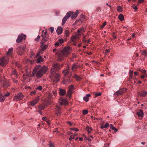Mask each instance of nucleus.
<instances>
[{"instance_id": "obj_53", "label": "nucleus", "mask_w": 147, "mask_h": 147, "mask_svg": "<svg viewBox=\"0 0 147 147\" xmlns=\"http://www.w3.org/2000/svg\"><path fill=\"white\" fill-rule=\"evenodd\" d=\"M53 94L55 96H56L57 95V92H56V90H53Z\"/></svg>"}, {"instance_id": "obj_56", "label": "nucleus", "mask_w": 147, "mask_h": 147, "mask_svg": "<svg viewBox=\"0 0 147 147\" xmlns=\"http://www.w3.org/2000/svg\"><path fill=\"white\" fill-rule=\"evenodd\" d=\"M49 146L50 147H54V146L53 145V144L51 142H50V144H49Z\"/></svg>"}, {"instance_id": "obj_3", "label": "nucleus", "mask_w": 147, "mask_h": 147, "mask_svg": "<svg viewBox=\"0 0 147 147\" xmlns=\"http://www.w3.org/2000/svg\"><path fill=\"white\" fill-rule=\"evenodd\" d=\"M69 47L67 48H65L63 50L61 51V54H59L58 55L57 57L58 60L59 61H61L62 60L63 58L62 57V55L66 57L69 54Z\"/></svg>"}, {"instance_id": "obj_33", "label": "nucleus", "mask_w": 147, "mask_h": 147, "mask_svg": "<svg viewBox=\"0 0 147 147\" xmlns=\"http://www.w3.org/2000/svg\"><path fill=\"white\" fill-rule=\"evenodd\" d=\"M117 10L119 12H121L122 11V8L120 6H118L117 7Z\"/></svg>"}, {"instance_id": "obj_6", "label": "nucleus", "mask_w": 147, "mask_h": 147, "mask_svg": "<svg viewBox=\"0 0 147 147\" xmlns=\"http://www.w3.org/2000/svg\"><path fill=\"white\" fill-rule=\"evenodd\" d=\"M42 38L41 41V43L43 44L44 42H47L49 40V35L46 31L44 32V34H42Z\"/></svg>"}, {"instance_id": "obj_35", "label": "nucleus", "mask_w": 147, "mask_h": 147, "mask_svg": "<svg viewBox=\"0 0 147 147\" xmlns=\"http://www.w3.org/2000/svg\"><path fill=\"white\" fill-rule=\"evenodd\" d=\"M38 108L40 110H42L45 108V107L42 105H39L38 107Z\"/></svg>"}, {"instance_id": "obj_37", "label": "nucleus", "mask_w": 147, "mask_h": 147, "mask_svg": "<svg viewBox=\"0 0 147 147\" xmlns=\"http://www.w3.org/2000/svg\"><path fill=\"white\" fill-rule=\"evenodd\" d=\"M84 100L86 102H88L89 100V98L86 96H84L83 97Z\"/></svg>"}, {"instance_id": "obj_45", "label": "nucleus", "mask_w": 147, "mask_h": 147, "mask_svg": "<svg viewBox=\"0 0 147 147\" xmlns=\"http://www.w3.org/2000/svg\"><path fill=\"white\" fill-rule=\"evenodd\" d=\"M49 29L51 33H53L54 30V28L53 27H50Z\"/></svg>"}, {"instance_id": "obj_34", "label": "nucleus", "mask_w": 147, "mask_h": 147, "mask_svg": "<svg viewBox=\"0 0 147 147\" xmlns=\"http://www.w3.org/2000/svg\"><path fill=\"white\" fill-rule=\"evenodd\" d=\"M65 34L67 37H68L69 36V32L68 30H66L65 31Z\"/></svg>"}, {"instance_id": "obj_54", "label": "nucleus", "mask_w": 147, "mask_h": 147, "mask_svg": "<svg viewBox=\"0 0 147 147\" xmlns=\"http://www.w3.org/2000/svg\"><path fill=\"white\" fill-rule=\"evenodd\" d=\"M12 80L13 81V82L16 83L18 82V81L16 80H15L13 78H12Z\"/></svg>"}, {"instance_id": "obj_51", "label": "nucleus", "mask_w": 147, "mask_h": 147, "mask_svg": "<svg viewBox=\"0 0 147 147\" xmlns=\"http://www.w3.org/2000/svg\"><path fill=\"white\" fill-rule=\"evenodd\" d=\"M109 126V124L107 122L105 123V125L104 126V128H107Z\"/></svg>"}, {"instance_id": "obj_40", "label": "nucleus", "mask_w": 147, "mask_h": 147, "mask_svg": "<svg viewBox=\"0 0 147 147\" xmlns=\"http://www.w3.org/2000/svg\"><path fill=\"white\" fill-rule=\"evenodd\" d=\"M42 87L41 86H39L38 87H37L36 88V89H38L39 90H41L42 89Z\"/></svg>"}, {"instance_id": "obj_36", "label": "nucleus", "mask_w": 147, "mask_h": 147, "mask_svg": "<svg viewBox=\"0 0 147 147\" xmlns=\"http://www.w3.org/2000/svg\"><path fill=\"white\" fill-rule=\"evenodd\" d=\"M84 115H86L88 113V111L87 110H84L82 111Z\"/></svg>"}, {"instance_id": "obj_26", "label": "nucleus", "mask_w": 147, "mask_h": 147, "mask_svg": "<svg viewBox=\"0 0 147 147\" xmlns=\"http://www.w3.org/2000/svg\"><path fill=\"white\" fill-rule=\"evenodd\" d=\"M17 72L16 71L15 69H13L11 74V75L12 77H14V76H17Z\"/></svg>"}, {"instance_id": "obj_59", "label": "nucleus", "mask_w": 147, "mask_h": 147, "mask_svg": "<svg viewBox=\"0 0 147 147\" xmlns=\"http://www.w3.org/2000/svg\"><path fill=\"white\" fill-rule=\"evenodd\" d=\"M110 127L111 129H114V127L112 124H110Z\"/></svg>"}, {"instance_id": "obj_30", "label": "nucleus", "mask_w": 147, "mask_h": 147, "mask_svg": "<svg viewBox=\"0 0 147 147\" xmlns=\"http://www.w3.org/2000/svg\"><path fill=\"white\" fill-rule=\"evenodd\" d=\"M118 18L119 20L121 21H123L124 20L123 16L122 14H120L118 16Z\"/></svg>"}, {"instance_id": "obj_7", "label": "nucleus", "mask_w": 147, "mask_h": 147, "mask_svg": "<svg viewBox=\"0 0 147 147\" xmlns=\"http://www.w3.org/2000/svg\"><path fill=\"white\" fill-rule=\"evenodd\" d=\"M9 59H7L6 60L4 57L0 59V65L4 67L8 63Z\"/></svg>"}, {"instance_id": "obj_39", "label": "nucleus", "mask_w": 147, "mask_h": 147, "mask_svg": "<svg viewBox=\"0 0 147 147\" xmlns=\"http://www.w3.org/2000/svg\"><path fill=\"white\" fill-rule=\"evenodd\" d=\"M101 95V92H99L98 93H96L95 94V97H96L97 96H100Z\"/></svg>"}, {"instance_id": "obj_9", "label": "nucleus", "mask_w": 147, "mask_h": 147, "mask_svg": "<svg viewBox=\"0 0 147 147\" xmlns=\"http://www.w3.org/2000/svg\"><path fill=\"white\" fill-rule=\"evenodd\" d=\"M26 38V35L22 34L21 35H19L16 40L17 43H19L21 42L23 39H25Z\"/></svg>"}, {"instance_id": "obj_42", "label": "nucleus", "mask_w": 147, "mask_h": 147, "mask_svg": "<svg viewBox=\"0 0 147 147\" xmlns=\"http://www.w3.org/2000/svg\"><path fill=\"white\" fill-rule=\"evenodd\" d=\"M106 22H104L103 24L101 25L100 28L101 29H103V28L106 25Z\"/></svg>"}, {"instance_id": "obj_25", "label": "nucleus", "mask_w": 147, "mask_h": 147, "mask_svg": "<svg viewBox=\"0 0 147 147\" xmlns=\"http://www.w3.org/2000/svg\"><path fill=\"white\" fill-rule=\"evenodd\" d=\"M5 98L3 95L0 94V102H3Z\"/></svg>"}, {"instance_id": "obj_24", "label": "nucleus", "mask_w": 147, "mask_h": 147, "mask_svg": "<svg viewBox=\"0 0 147 147\" xmlns=\"http://www.w3.org/2000/svg\"><path fill=\"white\" fill-rule=\"evenodd\" d=\"M73 92L72 90L68 89V92L67 93V95L69 97H70L71 94L73 93Z\"/></svg>"}, {"instance_id": "obj_63", "label": "nucleus", "mask_w": 147, "mask_h": 147, "mask_svg": "<svg viewBox=\"0 0 147 147\" xmlns=\"http://www.w3.org/2000/svg\"><path fill=\"white\" fill-rule=\"evenodd\" d=\"M73 55V56H72L73 58H76V55H75V54H73V55Z\"/></svg>"}, {"instance_id": "obj_38", "label": "nucleus", "mask_w": 147, "mask_h": 147, "mask_svg": "<svg viewBox=\"0 0 147 147\" xmlns=\"http://www.w3.org/2000/svg\"><path fill=\"white\" fill-rule=\"evenodd\" d=\"M47 47L48 46L47 45H45L42 47V50L43 51L46 50L47 49Z\"/></svg>"}, {"instance_id": "obj_55", "label": "nucleus", "mask_w": 147, "mask_h": 147, "mask_svg": "<svg viewBox=\"0 0 147 147\" xmlns=\"http://www.w3.org/2000/svg\"><path fill=\"white\" fill-rule=\"evenodd\" d=\"M115 32H113V38L114 39H115L117 38L116 36L115 35Z\"/></svg>"}, {"instance_id": "obj_44", "label": "nucleus", "mask_w": 147, "mask_h": 147, "mask_svg": "<svg viewBox=\"0 0 147 147\" xmlns=\"http://www.w3.org/2000/svg\"><path fill=\"white\" fill-rule=\"evenodd\" d=\"M10 94V93L9 92H7L4 95H3V96H5V98L6 97H7L9 96Z\"/></svg>"}, {"instance_id": "obj_52", "label": "nucleus", "mask_w": 147, "mask_h": 147, "mask_svg": "<svg viewBox=\"0 0 147 147\" xmlns=\"http://www.w3.org/2000/svg\"><path fill=\"white\" fill-rule=\"evenodd\" d=\"M71 130H74L75 131H78V129H77L76 128H71Z\"/></svg>"}, {"instance_id": "obj_19", "label": "nucleus", "mask_w": 147, "mask_h": 147, "mask_svg": "<svg viewBox=\"0 0 147 147\" xmlns=\"http://www.w3.org/2000/svg\"><path fill=\"white\" fill-rule=\"evenodd\" d=\"M137 114L140 117H142L143 116V112L142 110H140L137 112Z\"/></svg>"}, {"instance_id": "obj_62", "label": "nucleus", "mask_w": 147, "mask_h": 147, "mask_svg": "<svg viewBox=\"0 0 147 147\" xmlns=\"http://www.w3.org/2000/svg\"><path fill=\"white\" fill-rule=\"evenodd\" d=\"M42 119L43 120L45 121L46 119V117H43L42 118Z\"/></svg>"}, {"instance_id": "obj_49", "label": "nucleus", "mask_w": 147, "mask_h": 147, "mask_svg": "<svg viewBox=\"0 0 147 147\" xmlns=\"http://www.w3.org/2000/svg\"><path fill=\"white\" fill-rule=\"evenodd\" d=\"M147 78V74H146V73L145 74L142 75L141 76V78Z\"/></svg>"}, {"instance_id": "obj_48", "label": "nucleus", "mask_w": 147, "mask_h": 147, "mask_svg": "<svg viewBox=\"0 0 147 147\" xmlns=\"http://www.w3.org/2000/svg\"><path fill=\"white\" fill-rule=\"evenodd\" d=\"M60 44L59 43V42L57 41L55 44V45L56 46H58L60 45Z\"/></svg>"}, {"instance_id": "obj_32", "label": "nucleus", "mask_w": 147, "mask_h": 147, "mask_svg": "<svg viewBox=\"0 0 147 147\" xmlns=\"http://www.w3.org/2000/svg\"><path fill=\"white\" fill-rule=\"evenodd\" d=\"M74 77L78 81H79L81 79V78L80 76L76 74L74 75Z\"/></svg>"}, {"instance_id": "obj_4", "label": "nucleus", "mask_w": 147, "mask_h": 147, "mask_svg": "<svg viewBox=\"0 0 147 147\" xmlns=\"http://www.w3.org/2000/svg\"><path fill=\"white\" fill-rule=\"evenodd\" d=\"M63 66L62 65H60L57 63H53L51 69V73L53 74L57 71L59 70L60 68Z\"/></svg>"}, {"instance_id": "obj_23", "label": "nucleus", "mask_w": 147, "mask_h": 147, "mask_svg": "<svg viewBox=\"0 0 147 147\" xmlns=\"http://www.w3.org/2000/svg\"><path fill=\"white\" fill-rule=\"evenodd\" d=\"M13 48L9 49L6 53L7 55H10L13 53Z\"/></svg>"}, {"instance_id": "obj_43", "label": "nucleus", "mask_w": 147, "mask_h": 147, "mask_svg": "<svg viewBox=\"0 0 147 147\" xmlns=\"http://www.w3.org/2000/svg\"><path fill=\"white\" fill-rule=\"evenodd\" d=\"M76 38L75 36H73L71 38V39L72 42H74L75 40H76Z\"/></svg>"}, {"instance_id": "obj_10", "label": "nucleus", "mask_w": 147, "mask_h": 147, "mask_svg": "<svg viewBox=\"0 0 147 147\" xmlns=\"http://www.w3.org/2000/svg\"><path fill=\"white\" fill-rule=\"evenodd\" d=\"M23 97L24 96L22 95V94L20 93L15 96L14 98H13V100H15L16 101L20 100L23 98Z\"/></svg>"}, {"instance_id": "obj_22", "label": "nucleus", "mask_w": 147, "mask_h": 147, "mask_svg": "<svg viewBox=\"0 0 147 147\" xmlns=\"http://www.w3.org/2000/svg\"><path fill=\"white\" fill-rule=\"evenodd\" d=\"M31 71L30 69H27L26 70V75L28 76H30Z\"/></svg>"}, {"instance_id": "obj_58", "label": "nucleus", "mask_w": 147, "mask_h": 147, "mask_svg": "<svg viewBox=\"0 0 147 147\" xmlns=\"http://www.w3.org/2000/svg\"><path fill=\"white\" fill-rule=\"evenodd\" d=\"M36 93V92L35 91H32L30 93V94L31 95H33V94H35Z\"/></svg>"}, {"instance_id": "obj_64", "label": "nucleus", "mask_w": 147, "mask_h": 147, "mask_svg": "<svg viewBox=\"0 0 147 147\" xmlns=\"http://www.w3.org/2000/svg\"><path fill=\"white\" fill-rule=\"evenodd\" d=\"M90 95L89 94H86V96L88 98V97H90Z\"/></svg>"}, {"instance_id": "obj_5", "label": "nucleus", "mask_w": 147, "mask_h": 147, "mask_svg": "<svg viewBox=\"0 0 147 147\" xmlns=\"http://www.w3.org/2000/svg\"><path fill=\"white\" fill-rule=\"evenodd\" d=\"M71 74H70L68 76H66L63 78V83L64 84H69L72 81L71 79Z\"/></svg>"}, {"instance_id": "obj_27", "label": "nucleus", "mask_w": 147, "mask_h": 147, "mask_svg": "<svg viewBox=\"0 0 147 147\" xmlns=\"http://www.w3.org/2000/svg\"><path fill=\"white\" fill-rule=\"evenodd\" d=\"M141 53L142 55L145 57L147 56V51H141Z\"/></svg>"}, {"instance_id": "obj_31", "label": "nucleus", "mask_w": 147, "mask_h": 147, "mask_svg": "<svg viewBox=\"0 0 147 147\" xmlns=\"http://www.w3.org/2000/svg\"><path fill=\"white\" fill-rule=\"evenodd\" d=\"M84 31V28L78 29L77 31V32L79 33H81Z\"/></svg>"}, {"instance_id": "obj_1", "label": "nucleus", "mask_w": 147, "mask_h": 147, "mask_svg": "<svg viewBox=\"0 0 147 147\" xmlns=\"http://www.w3.org/2000/svg\"><path fill=\"white\" fill-rule=\"evenodd\" d=\"M40 65H37L34 68L32 72V75H36L37 78H40L46 73L48 69L47 66H43L41 67Z\"/></svg>"}, {"instance_id": "obj_2", "label": "nucleus", "mask_w": 147, "mask_h": 147, "mask_svg": "<svg viewBox=\"0 0 147 147\" xmlns=\"http://www.w3.org/2000/svg\"><path fill=\"white\" fill-rule=\"evenodd\" d=\"M78 13L79 11L78 10H76L74 13L73 12L71 11H69L67 12L66 15L63 18L62 25L63 26L64 24L66 21L71 16V15H72V16L71 17V18L73 20L77 17Z\"/></svg>"}, {"instance_id": "obj_17", "label": "nucleus", "mask_w": 147, "mask_h": 147, "mask_svg": "<svg viewBox=\"0 0 147 147\" xmlns=\"http://www.w3.org/2000/svg\"><path fill=\"white\" fill-rule=\"evenodd\" d=\"M63 29L61 27H59L57 28L56 32L58 34H61L62 32Z\"/></svg>"}, {"instance_id": "obj_60", "label": "nucleus", "mask_w": 147, "mask_h": 147, "mask_svg": "<svg viewBox=\"0 0 147 147\" xmlns=\"http://www.w3.org/2000/svg\"><path fill=\"white\" fill-rule=\"evenodd\" d=\"M138 3H142L144 1V0H138Z\"/></svg>"}, {"instance_id": "obj_21", "label": "nucleus", "mask_w": 147, "mask_h": 147, "mask_svg": "<svg viewBox=\"0 0 147 147\" xmlns=\"http://www.w3.org/2000/svg\"><path fill=\"white\" fill-rule=\"evenodd\" d=\"M79 67V65L76 64L74 63L73 64L72 66L71 69L72 70V71H74V69L78 68Z\"/></svg>"}, {"instance_id": "obj_50", "label": "nucleus", "mask_w": 147, "mask_h": 147, "mask_svg": "<svg viewBox=\"0 0 147 147\" xmlns=\"http://www.w3.org/2000/svg\"><path fill=\"white\" fill-rule=\"evenodd\" d=\"M74 88V86L72 85H71L68 88V89H70V90H73Z\"/></svg>"}, {"instance_id": "obj_28", "label": "nucleus", "mask_w": 147, "mask_h": 147, "mask_svg": "<svg viewBox=\"0 0 147 147\" xmlns=\"http://www.w3.org/2000/svg\"><path fill=\"white\" fill-rule=\"evenodd\" d=\"M147 94V92L146 91H144L140 94V95L142 97H144Z\"/></svg>"}, {"instance_id": "obj_14", "label": "nucleus", "mask_w": 147, "mask_h": 147, "mask_svg": "<svg viewBox=\"0 0 147 147\" xmlns=\"http://www.w3.org/2000/svg\"><path fill=\"white\" fill-rule=\"evenodd\" d=\"M24 49L25 48L24 47H20L18 49V50H19L18 52V54L20 55H22L24 52Z\"/></svg>"}, {"instance_id": "obj_61", "label": "nucleus", "mask_w": 147, "mask_h": 147, "mask_svg": "<svg viewBox=\"0 0 147 147\" xmlns=\"http://www.w3.org/2000/svg\"><path fill=\"white\" fill-rule=\"evenodd\" d=\"M133 76V74H130L129 76V77L130 79L132 78Z\"/></svg>"}, {"instance_id": "obj_11", "label": "nucleus", "mask_w": 147, "mask_h": 147, "mask_svg": "<svg viewBox=\"0 0 147 147\" xmlns=\"http://www.w3.org/2000/svg\"><path fill=\"white\" fill-rule=\"evenodd\" d=\"M127 89L125 88H123L117 91L114 94L115 95L118 96L119 95H122L126 92Z\"/></svg>"}, {"instance_id": "obj_13", "label": "nucleus", "mask_w": 147, "mask_h": 147, "mask_svg": "<svg viewBox=\"0 0 147 147\" xmlns=\"http://www.w3.org/2000/svg\"><path fill=\"white\" fill-rule=\"evenodd\" d=\"M39 100V98H36L33 100L32 101L29 102L31 106H33L38 102Z\"/></svg>"}, {"instance_id": "obj_46", "label": "nucleus", "mask_w": 147, "mask_h": 147, "mask_svg": "<svg viewBox=\"0 0 147 147\" xmlns=\"http://www.w3.org/2000/svg\"><path fill=\"white\" fill-rule=\"evenodd\" d=\"M135 10H137L138 9L137 7L135 6V4H133L131 6Z\"/></svg>"}, {"instance_id": "obj_20", "label": "nucleus", "mask_w": 147, "mask_h": 147, "mask_svg": "<svg viewBox=\"0 0 147 147\" xmlns=\"http://www.w3.org/2000/svg\"><path fill=\"white\" fill-rule=\"evenodd\" d=\"M69 67L68 66L67 67V69H65L63 71V73L64 74V75L65 76H67L66 75L69 74Z\"/></svg>"}, {"instance_id": "obj_15", "label": "nucleus", "mask_w": 147, "mask_h": 147, "mask_svg": "<svg viewBox=\"0 0 147 147\" xmlns=\"http://www.w3.org/2000/svg\"><path fill=\"white\" fill-rule=\"evenodd\" d=\"M2 85L5 88H7L10 86V83L9 81L5 80L4 81Z\"/></svg>"}, {"instance_id": "obj_29", "label": "nucleus", "mask_w": 147, "mask_h": 147, "mask_svg": "<svg viewBox=\"0 0 147 147\" xmlns=\"http://www.w3.org/2000/svg\"><path fill=\"white\" fill-rule=\"evenodd\" d=\"M86 129L89 134L91 133V131L92 130V127L88 126L86 127Z\"/></svg>"}, {"instance_id": "obj_12", "label": "nucleus", "mask_w": 147, "mask_h": 147, "mask_svg": "<svg viewBox=\"0 0 147 147\" xmlns=\"http://www.w3.org/2000/svg\"><path fill=\"white\" fill-rule=\"evenodd\" d=\"M60 75L58 73H56L54 74L53 81L55 82H58L60 78Z\"/></svg>"}, {"instance_id": "obj_16", "label": "nucleus", "mask_w": 147, "mask_h": 147, "mask_svg": "<svg viewBox=\"0 0 147 147\" xmlns=\"http://www.w3.org/2000/svg\"><path fill=\"white\" fill-rule=\"evenodd\" d=\"M61 107H60L58 106H56L55 110H56V114L57 115H58L61 114V113L60 110Z\"/></svg>"}, {"instance_id": "obj_8", "label": "nucleus", "mask_w": 147, "mask_h": 147, "mask_svg": "<svg viewBox=\"0 0 147 147\" xmlns=\"http://www.w3.org/2000/svg\"><path fill=\"white\" fill-rule=\"evenodd\" d=\"M42 54L40 51H39L36 54L35 57L36 58H38L36 61V63H39L40 62H42L44 60L42 58V57L40 56V55Z\"/></svg>"}, {"instance_id": "obj_57", "label": "nucleus", "mask_w": 147, "mask_h": 147, "mask_svg": "<svg viewBox=\"0 0 147 147\" xmlns=\"http://www.w3.org/2000/svg\"><path fill=\"white\" fill-rule=\"evenodd\" d=\"M74 136L73 135H71V136L69 138V140H70L71 139H74Z\"/></svg>"}, {"instance_id": "obj_41", "label": "nucleus", "mask_w": 147, "mask_h": 147, "mask_svg": "<svg viewBox=\"0 0 147 147\" xmlns=\"http://www.w3.org/2000/svg\"><path fill=\"white\" fill-rule=\"evenodd\" d=\"M58 42H59V43L61 45L64 42V41L62 39H59L58 40Z\"/></svg>"}, {"instance_id": "obj_18", "label": "nucleus", "mask_w": 147, "mask_h": 147, "mask_svg": "<svg viewBox=\"0 0 147 147\" xmlns=\"http://www.w3.org/2000/svg\"><path fill=\"white\" fill-rule=\"evenodd\" d=\"M59 94L60 95L63 96L66 93V91L64 89L60 88L59 89Z\"/></svg>"}, {"instance_id": "obj_47", "label": "nucleus", "mask_w": 147, "mask_h": 147, "mask_svg": "<svg viewBox=\"0 0 147 147\" xmlns=\"http://www.w3.org/2000/svg\"><path fill=\"white\" fill-rule=\"evenodd\" d=\"M40 36L39 35H38V36H37V38H36L35 39V41H38L39 39L40 38Z\"/></svg>"}]
</instances>
